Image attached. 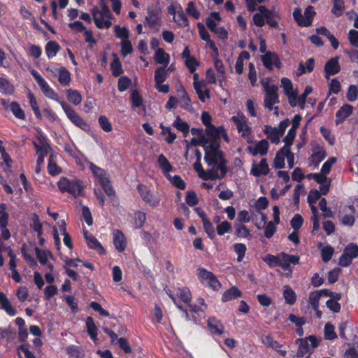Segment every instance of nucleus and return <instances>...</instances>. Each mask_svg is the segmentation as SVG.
Returning a JSON list of instances; mask_svg holds the SVG:
<instances>
[{"mask_svg": "<svg viewBox=\"0 0 358 358\" xmlns=\"http://www.w3.org/2000/svg\"><path fill=\"white\" fill-rule=\"evenodd\" d=\"M204 160L210 168L218 172L217 178L221 179L227 172V161L223 157V152L220 150L219 141H213L208 147L205 148Z\"/></svg>", "mask_w": 358, "mask_h": 358, "instance_id": "f257e3e1", "label": "nucleus"}, {"mask_svg": "<svg viewBox=\"0 0 358 358\" xmlns=\"http://www.w3.org/2000/svg\"><path fill=\"white\" fill-rule=\"evenodd\" d=\"M262 85L265 92L264 106L268 110H272L273 105L279 102L278 87L277 85L268 83H262Z\"/></svg>", "mask_w": 358, "mask_h": 358, "instance_id": "f03ea898", "label": "nucleus"}, {"mask_svg": "<svg viewBox=\"0 0 358 358\" xmlns=\"http://www.w3.org/2000/svg\"><path fill=\"white\" fill-rule=\"evenodd\" d=\"M90 169L92 171V173L96 176V177L99 179V181L101 183L106 194L109 196L114 195L115 191L113 187L110 185L108 178L106 176L105 171L96 166L92 163H90Z\"/></svg>", "mask_w": 358, "mask_h": 358, "instance_id": "7ed1b4c3", "label": "nucleus"}, {"mask_svg": "<svg viewBox=\"0 0 358 358\" xmlns=\"http://www.w3.org/2000/svg\"><path fill=\"white\" fill-rule=\"evenodd\" d=\"M231 120L235 123L239 133L242 134V136L248 141H252V136L250 129L246 123L245 117L243 115L233 116Z\"/></svg>", "mask_w": 358, "mask_h": 358, "instance_id": "20e7f679", "label": "nucleus"}, {"mask_svg": "<svg viewBox=\"0 0 358 358\" xmlns=\"http://www.w3.org/2000/svg\"><path fill=\"white\" fill-rule=\"evenodd\" d=\"M62 108L65 111L67 117L73 122L76 126L79 127L83 130L88 129L87 123L83 120L66 103H62Z\"/></svg>", "mask_w": 358, "mask_h": 358, "instance_id": "39448f33", "label": "nucleus"}, {"mask_svg": "<svg viewBox=\"0 0 358 358\" xmlns=\"http://www.w3.org/2000/svg\"><path fill=\"white\" fill-rule=\"evenodd\" d=\"M197 275L200 279L206 281L210 287L215 289L220 288L221 284L212 272L204 268H199Z\"/></svg>", "mask_w": 358, "mask_h": 358, "instance_id": "423d86ee", "label": "nucleus"}, {"mask_svg": "<svg viewBox=\"0 0 358 358\" xmlns=\"http://www.w3.org/2000/svg\"><path fill=\"white\" fill-rule=\"evenodd\" d=\"M268 143L266 139L256 142L253 145H249L247 150L253 156L259 155L264 156L267 154L268 150Z\"/></svg>", "mask_w": 358, "mask_h": 358, "instance_id": "0eeeda50", "label": "nucleus"}, {"mask_svg": "<svg viewBox=\"0 0 358 358\" xmlns=\"http://www.w3.org/2000/svg\"><path fill=\"white\" fill-rule=\"evenodd\" d=\"M138 189L142 199L150 206L155 207L159 203V198L152 194L146 187L139 184Z\"/></svg>", "mask_w": 358, "mask_h": 358, "instance_id": "6e6552de", "label": "nucleus"}, {"mask_svg": "<svg viewBox=\"0 0 358 358\" xmlns=\"http://www.w3.org/2000/svg\"><path fill=\"white\" fill-rule=\"evenodd\" d=\"M148 25L158 31L161 26V13L156 10H149L145 17Z\"/></svg>", "mask_w": 358, "mask_h": 358, "instance_id": "1a4fd4ad", "label": "nucleus"}, {"mask_svg": "<svg viewBox=\"0 0 358 358\" xmlns=\"http://www.w3.org/2000/svg\"><path fill=\"white\" fill-rule=\"evenodd\" d=\"M296 343L299 344V348L306 353L312 351L319 344L318 341L313 336H309L305 339H298Z\"/></svg>", "mask_w": 358, "mask_h": 358, "instance_id": "9d476101", "label": "nucleus"}, {"mask_svg": "<svg viewBox=\"0 0 358 358\" xmlns=\"http://www.w3.org/2000/svg\"><path fill=\"white\" fill-rule=\"evenodd\" d=\"M194 168L199 174V176L203 180H215L218 177V172L214 170L205 171L200 163L197 161L194 164Z\"/></svg>", "mask_w": 358, "mask_h": 358, "instance_id": "9b49d317", "label": "nucleus"}, {"mask_svg": "<svg viewBox=\"0 0 358 358\" xmlns=\"http://www.w3.org/2000/svg\"><path fill=\"white\" fill-rule=\"evenodd\" d=\"M113 244L116 250L122 252L127 248V239L122 231L116 229L113 232Z\"/></svg>", "mask_w": 358, "mask_h": 358, "instance_id": "f8f14e48", "label": "nucleus"}, {"mask_svg": "<svg viewBox=\"0 0 358 358\" xmlns=\"http://www.w3.org/2000/svg\"><path fill=\"white\" fill-rule=\"evenodd\" d=\"M262 60L267 69H272L273 65H275L278 69L280 68L281 63L280 59L274 52H266L265 55L262 56Z\"/></svg>", "mask_w": 358, "mask_h": 358, "instance_id": "ddd939ff", "label": "nucleus"}, {"mask_svg": "<svg viewBox=\"0 0 358 358\" xmlns=\"http://www.w3.org/2000/svg\"><path fill=\"white\" fill-rule=\"evenodd\" d=\"M341 70L338 57H334L328 60L324 66L325 77L329 78V76L335 75Z\"/></svg>", "mask_w": 358, "mask_h": 358, "instance_id": "4468645a", "label": "nucleus"}, {"mask_svg": "<svg viewBox=\"0 0 358 358\" xmlns=\"http://www.w3.org/2000/svg\"><path fill=\"white\" fill-rule=\"evenodd\" d=\"M280 259V267L284 271L290 269V264H298L299 263V257L297 255H291L282 252Z\"/></svg>", "mask_w": 358, "mask_h": 358, "instance_id": "2eb2a0df", "label": "nucleus"}, {"mask_svg": "<svg viewBox=\"0 0 358 358\" xmlns=\"http://www.w3.org/2000/svg\"><path fill=\"white\" fill-rule=\"evenodd\" d=\"M84 236L89 247L100 254L105 253L104 248L94 236L86 231L84 232Z\"/></svg>", "mask_w": 358, "mask_h": 358, "instance_id": "dca6fc26", "label": "nucleus"}, {"mask_svg": "<svg viewBox=\"0 0 358 358\" xmlns=\"http://www.w3.org/2000/svg\"><path fill=\"white\" fill-rule=\"evenodd\" d=\"M268 172L269 168L266 159H262L259 164L253 165L251 169V173L256 177L266 175Z\"/></svg>", "mask_w": 358, "mask_h": 358, "instance_id": "f3484780", "label": "nucleus"}, {"mask_svg": "<svg viewBox=\"0 0 358 358\" xmlns=\"http://www.w3.org/2000/svg\"><path fill=\"white\" fill-rule=\"evenodd\" d=\"M221 132H224L222 127H215L213 124L207 125L206 128V133L210 137V141H218Z\"/></svg>", "mask_w": 358, "mask_h": 358, "instance_id": "a211bd4d", "label": "nucleus"}, {"mask_svg": "<svg viewBox=\"0 0 358 358\" xmlns=\"http://www.w3.org/2000/svg\"><path fill=\"white\" fill-rule=\"evenodd\" d=\"M264 132L268 135V138L275 144H278L280 142V138L282 136V132L279 129L268 126H266Z\"/></svg>", "mask_w": 358, "mask_h": 358, "instance_id": "6ab92c4d", "label": "nucleus"}, {"mask_svg": "<svg viewBox=\"0 0 358 358\" xmlns=\"http://www.w3.org/2000/svg\"><path fill=\"white\" fill-rule=\"evenodd\" d=\"M352 106L349 104H345L336 113V123L343 122L346 117L351 115Z\"/></svg>", "mask_w": 358, "mask_h": 358, "instance_id": "aec40b11", "label": "nucleus"}, {"mask_svg": "<svg viewBox=\"0 0 358 358\" xmlns=\"http://www.w3.org/2000/svg\"><path fill=\"white\" fill-rule=\"evenodd\" d=\"M154 59L157 64L166 66L169 63V55L160 48H158L155 52Z\"/></svg>", "mask_w": 358, "mask_h": 358, "instance_id": "412c9836", "label": "nucleus"}, {"mask_svg": "<svg viewBox=\"0 0 358 358\" xmlns=\"http://www.w3.org/2000/svg\"><path fill=\"white\" fill-rule=\"evenodd\" d=\"M178 94L179 96V100H178V102L180 103L181 107L185 109H189L190 108L191 101L183 87L181 86L180 88L178 90Z\"/></svg>", "mask_w": 358, "mask_h": 358, "instance_id": "4be33fe9", "label": "nucleus"}, {"mask_svg": "<svg viewBox=\"0 0 358 358\" xmlns=\"http://www.w3.org/2000/svg\"><path fill=\"white\" fill-rule=\"evenodd\" d=\"M71 185L68 192L74 196H80L83 193V182L78 180H73L70 181Z\"/></svg>", "mask_w": 358, "mask_h": 358, "instance_id": "5701e85b", "label": "nucleus"}, {"mask_svg": "<svg viewBox=\"0 0 358 358\" xmlns=\"http://www.w3.org/2000/svg\"><path fill=\"white\" fill-rule=\"evenodd\" d=\"M235 234L239 238H250L252 237L250 231L244 224L235 223Z\"/></svg>", "mask_w": 358, "mask_h": 358, "instance_id": "b1692460", "label": "nucleus"}, {"mask_svg": "<svg viewBox=\"0 0 358 358\" xmlns=\"http://www.w3.org/2000/svg\"><path fill=\"white\" fill-rule=\"evenodd\" d=\"M241 296V291L236 287L233 286L230 289L226 290L222 295V301H228Z\"/></svg>", "mask_w": 358, "mask_h": 358, "instance_id": "393cba45", "label": "nucleus"}, {"mask_svg": "<svg viewBox=\"0 0 358 358\" xmlns=\"http://www.w3.org/2000/svg\"><path fill=\"white\" fill-rule=\"evenodd\" d=\"M264 20H266L267 24L271 27L275 28L278 27V22L276 19H279V15L275 11L268 10L264 14Z\"/></svg>", "mask_w": 358, "mask_h": 358, "instance_id": "a878e982", "label": "nucleus"}, {"mask_svg": "<svg viewBox=\"0 0 358 358\" xmlns=\"http://www.w3.org/2000/svg\"><path fill=\"white\" fill-rule=\"evenodd\" d=\"M220 20L221 17L219 13L217 12H212L210 13V16L206 19V26L211 31L214 32L215 29H217L215 22H220Z\"/></svg>", "mask_w": 358, "mask_h": 358, "instance_id": "bb28decb", "label": "nucleus"}, {"mask_svg": "<svg viewBox=\"0 0 358 358\" xmlns=\"http://www.w3.org/2000/svg\"><path fill=\"white\" fill-rule=\"evenodd\" d=\"M207 322L208 327L214 330L217 334L221 335L224 333V326L220 321L216 320L215 317H210Z\"/></svg>", "mask_w": 358, "mask_h": 358, "instance_id": "cd10ccee", "label": "nucleus"}, {"mask_svg": "<svg viewBox=\"0 0 358 358\" xmlns=\"http://www.w3.org/2000/svg\"><path fill=\"white\" fill-rule=\"evenodd\" d=\"M60 46L55 41H50L45 45V52L49 59L54 57L59 50Z\"/></svg>", "mask_w": 358, "mask_h": 358, "instance_id": "c85d7f7f", "label": "nucleus"}, {"mask_svg": "<svg viewBox=\"0 0 358 358\" xmlns=\"http://www.w3.org/2000/svg\"><path fill=\"white\" fill-rule=\"evenodd\" d=\"M173 126L176 127L178 131L182 132L184 136H187L189 133V126L186 122L182 120L179 116L176 117Z\"/></svg>", "mask_w": 358, "mask_h": 358, "instance_id": "c756f323", "label": "nucleus"}, {"mask_svg": "<svg viewBox=\"0 0 358 358\" xmlns=\"http://www.w3.org/2000/svg\"><path fill=\"white\" fill-rule=\"evenodd\" d=\"M38 85L45 96L53 100L58 99V95L50 87L45 80Z\"/></svg>", "mask_w": 358, "mask_h": 358, "instance_id": "7c9ffc66", "label": "nucleus"}, {"mask_svg": "<svg viewBox=\"0 0 358 358\" xmlns=\"http://www.w3.org/2000/svg\"><path fill=\"white\" fill-rule=\"evenodd\" d=\"M283 296L288 304L292 305L295 303L296 294L289 286L285 285L283 287Z\"/></svg>", "mask_w": 358, "mask_h": 358, "instance_id": "2f4dec72", "label": "nucleus"}, {"mask_svg": "<svg viewBox=\"0 0 358 358\" xmlns=\"http://www.w3.org/2000/svg\"><path fill=\"white\" fill-rule=\"evenodd\" d=\"M66 96L70 102L75 105H78L82 101L80 94L75 90L69 89L66 90Z\"/></svg>", "mask_w": 358, "mask_h": 358, "instance_id": "473e14b6", "label": "nucleus"}, {"mask_svg": "<svg viewBox=\"0 0 358 358\" xmlns=\"http://www.w3.org/2000/svg\"><path fill=\"white\" fill-rule=\"evenodd\" d=\"M293 16L299 25L305 27H308L310 25V20H306L305 15H302L300 9L296 8L293 12Z\"/></svg>", "mask_w": 358, "mask_h": 358, "instance_id": "72a5a7b5", "label": "nucleus"}, {"mask_svg": "<svg viewBox=\"0 0 358 358\" xmlns=\"http://www.w3.org/2000/svg\"><path fill=\"white\" fill-rule=\"evenodd\" d=\"M86 326L87 329V332L90 334V337L95 341L96 339L97 336V328L95 325L94 320L91 317H88L86 320Z\"/></svg>", "mask_w": 358, "mask_h": 358, "instance_id": "f704fd0d", "label": "nucleus"}, {"mask_svg": "<svg viewBox=\"0 0 358 358\" xmlns=\"http://www.w3.org/2000/svg\"><path fill=\"white\" fill-rule=\"evenodd\" d=\"M57 77L62 85L66 86L69 84L71 80L70 73L64 67L59 68V73Z\"/></svg>", "mask_w": 358, "mask_h": 358, "instance_id": "c9c22d12", "label": "nucleus"}, {"mask_svg": "<svg viewBox=\"0 0 358 358\" xmlns=\"http://www.w3.org/2000/svg\"><path fill=\"white\" fill-rule=\"evenodd\" d=\"M1 308L10 315L13 316L16 313L15 309L12 306L8 298L5 295L0 299Z\"/></svg>", "mask_w": 358, "mask_h": 358, "instance_id": "e433bc0d", "label": "nucleus"}, {"mask_svg": "<svg viewBox=\"0 0 358 358\" xmlns=\"http://www.w3.org/2000/svg\"><path fill=\"white\" fill-rule=\"evenodd\" d=\"M167 76V71L164 67L160 66L155 70V82L156 85L161 84L165 81Z\"/></svg>", "mask_w": 358, "mask_h": 358, "instance_id": "4c0bfd02", "label": "nucleus"}, {"mask_svg": "<svg viewBox=\"0 0 358 358\" xmlns=\"http://www.w3.org/2000/svg\"><path fill=\"white\" fill-rule=\"evenodd\" d=\"M322 296V293L320 291L313 292L309 295V302L311 304L313 310H317L319 306V301Z\"/></svg>", "mask_w": 358, "mask_h": 358, "instance_id": "58836bf2", "label": "nucleus"}, {"mask_svg": "<svg viewBox=\"0 0 358 358\" xmlns=\"http://www.w3.org/2000/svg\"><path fill=\"white\" fill-rule=\"evenodd\" d=\"M285 151H282V148H281L276 154L274 160L273 165L274 166L279 169H282L285 166Z\"/></svg>", "mask_w": 358, "mask_h": 358, "instance_id": "ea45409f", "label": "nucleus"}, {"mask_svg": "<svg viewBox=\"0 0 358 358\" xmlns=\"http://www.w3.org/2000/svg\"><path fill=\"white\" fill-rule=\"evenodd\" d=\"M40 142L41 145H38L36 143H34V146L38 155H42L43 157H45L48 155V150L50 149V148L47 143L44 142L41 138Z\"/></svg>", "mask_w": 358, "mask_h": 358, "instance_id": "a19ab883", "label": "nucleus"}, {"mask_svg": "<svg viewBox=\"0 0 358 358\" xmlns=\"http://www.w3.org/2000/svg\"><path fill=\"white\" fill-rule=\"evenodd\" d=\"M315 66V60L313 58H309L306 62L304 64L303 62L299 63V70L301 71V74L305 73L306 71L311 72Z\"/></svg>", "mask_w": 358, "mask_h": 358, "instance_id": "79ce46f5", "label": "nucleus"}, {"mask_svg": "<svg viewBox=\"0 0 358 358\" xmlns=\"http://www.w3.org/2000/svg\"><path fill=\"white\" fill-rule=\"evenodd\" d=\"M36 257L41 264H46L48 262V256H51L50 252L39 249L38 247L35 248Z\"/></svg>", "mask_w": 358, "mask_h": 358, "instance_id": "37998d69", "label": "nucleus"}, {"mask_svg": "<svg viewBox=\"0 0 358 358\" xmlns=\"http://www.w3.org/2000/svg\"><path fill=\"white\" fill-rule=\"evenodd\" d=\"M326 156L327 153L325 150L322 148H320L311 155L312 162L317 165L326 157Z\"/></svg>", "mask_w": 358, "mask_h": 358, "instance_id": "c03bdc74", "label": "nucleus"}, {"mask_svg": "<svg viewBox=\"0 0 358 358\" xmlns=\"http://www.w3.org/2000/svg\"><path fill=\"white\" fill-rule=\"evenodd\" d=\"M334 6L331 9L332 13L339 17L342 15L344 10V2L343 0H333Z\"/></svg>", "mask_w": 358, "mask_h": 358, "instance_id": "a18cd8bd", "label": "nucleus"}, {"mask_svg": "<svg viewBox=\"0 0 358 358\" xmlns=\"http://www.w3.org/2000/svg\"><path fill=\"white\" fill-rule=\"evenodd\" d=\"M114 31L117 38H121L122 41L129 39V31L125 27H120L119 25L114 27Z\"/></svg>", "mask_w": 358, "mask_h": 358, "instance_id": "49530a36", "label": "nucleus"}, {"mask_svg": "<svg viewBox=\"0 0 358 358\" xmlns=\"http://www.w3.org/2000/svg\"><path fill=\"white\" fill-rule=\"evenodd\" d=\"M281 253L278 256L268 255L264 258V262H266L271 266H280L281 262Z\"/></svg>", "mask_w": 358, "mask_h": 358, "instance_id": "de8ad7c7", "label": "nucleus"}, {"mask_svg": "<svg viewBox=\"0 0 358 358\" xmlns=\"http://www.w3.org/2000/svg\"><path fill=\"white\" fill-rule=\"evenodd\" d=\"M235 252L238 255L237 260L241 262L243 261L246 252V246L243 243H236L234 245Z\"/></svg>", "mask_w": 358, "mask_h": 358, "instance_id": "09e8293b", "label": "nucleus"}, {"mask_svg": "<svg viewBox=\"0 0 358 358\" xmlns=\"http://www.w3.org/2000/svg\"><path fill=\"white\" fill-rule=\"evenodd\" d=\"M212 141H210L209 138L207 137H201L199 138V139H196L195 138H192L191 139V144L194 146H201L205 150V148L208 147Z\"/></svg>", "mask_w": 358, "mask_h": 358, "instance_id": "8fccbe9b", "label": "nucleus"}, {"mask_svg": "<svg viewBox=\"0 0 358 358\" xmlns=\"http://www.w3.org/2000/svg\"><path fill=\"white\" fill-rule=\"evenodd\" d=\"M10 110L13 115L18 119L24 120L25 118L24 113L17 103L12 102L10 104Z\"/></svg>", "mask_w": 358, "mask_h": 358, "instance_id": "3c124183", "label": "nucleus"}, {"mask_svg": "<svg viewBox=\"0 0 358 358\" xmlns=\"http://www.w3.org/2000/svg\"><path fill=\"white\" fill-rule=\"evenodd\" d=\"M99 123L101 129L106 132H110L112 131V125L108 117L103 115H101L99 117Z\"/></svg>", "mask_w": 358, "mask_h": 358, "instance_id": "603ef678", "label": "nucleus"}, {"mask_svg": "<svg viewBox=\"0 0 358 358\" xmlns=\"http://www.w3.org/2000/svg\"><path fill=\"white\" fill-rule=\"evenodd\" d=\"M158 163L159 166L164 172H169L172 169V166L168 159L164 155H160L158 157Z\"/></svg>", "mask_w": 358, "mask_h": 358, "instance_id": "864d4df0", "label": "nucleus"}, {"mask_svg": "<svg viewBox=\"0 0 358 358\" xmlns=\"http://www.w3.org/2000/svg\"><path fill=\"white\" fill-rule=\"evenodd\" d=\"M175 22L181 27H186L188 25V20L182 10L178 11L174 17Z\"/></svg>", "mask_w": 358, "mask_h": 358, "instance_id": "5fc2aeb1", "label": "nucleus"}, {"mask_svg": "<svg viewBox=\"0 0 358 358\" xmlns=\"http://www.w3.org/2000/svg\"><path fill=\"white\" fill-rule=\"evenodd\" d=\"M281 85L286 95L292 94V93L295 92L293 90V85L289 79L287 78H282L281 79Z\"/></svg>", "mask_w": 358, "mask_h": 358, "instance_id": "6e6d98bb", "label": "nucleus"}, {"mask_svg": "<svg viewBox=\"0 0 358 358\" xmlns=\"http://www.w3.org/2000/svg\"><path fill=\"white\" fill-rule=\"evenodd\" d=\"M110 69L114 76L117 77L122 73V66L117 57L110 64Z\"/></svg>", "mask_w": 358, "mask_h": 358, "instance_id": "4d7b16f0", "label": "nucleus"}, {"mask_svg": "<svg viewBox=\"0 0 358 358\" xmlns=\"http://www.w3.org/2000/svg\"><path fill=\"white\" fill-rule=\"evenodd\" d=\"M321 210L324 213V217H331L333 214L331 210L327 207V202L325 198H322L319 203Z\"/></svg>", "mask_w": 358, "mask_h": 358, "instance_id": "13d9d810", "label": "nucleus"}, {"mask_svg": "<svg viewBox=\"0 0 358 358\" xmlns=\"http://www.w3.org/2000/svg\"><path fill=\"white\" fill-rule=\"evenodd\" d=\"M178 296L185 303H189L191 300V293L187 288L178 289Z\"/></svg>", "mask_w": 358, "mask_h": 358, "instance_id": "bf43d9fd", "label": "nucleus"}, {"mask_svg": "<svg viewBox=\"0 0 358 358\" xmlns=\"http://www.w3.org/2000/svg\"><path fill=\"white\" fill-rule=\"evenodd\" d=\"M15 335V331L11 327H8L4 329H0V336L2 338H6V340H11L14 338Z\"/></svg>", "mask_w": 358, "mask_h": 358, "instance_id": "052dcab7", "label": "nucleus"}, {"mask_svg": "<svg viewBox=\"0 0 358 358\" xmlns=\"http://www.w3.org/2000/svg\"><path fill=\"white\" fill-rule=\"evenodd\" d=\"M185 200L187 204L189 206H194L199 203L197 196L194 191H189L187 192Z\"/></svg>", "mask_w": 358, "mask_h": 358, "instance_id": "680f3d73", "label": "nucleus"}, {"mask_svg": "<svg viewBox=\"0 0 358 358\" xmlns=\"http://www.w3.org/2000/svg\"><path fill=\"white\" fill-rule=\"evenodd\" d=\"M133 51L132 45L129 40L122 41L121 42V54L125 57Z\"/></svg>", "mask_w": 358, "mask_h": 358, "instance_id": "e2e57ef3", "label": "nucleus"}, {"mask_svg": "<svg viewBox=\"0 0 358 358\" xmlns=\"http://www.w3.org/2000/svg\"><path fill=\"white\" fill-rule=\"evenodd\" d=\"M324 335L325 338L328 340H332L336 337V334L334 331V327L330 323H327L324 326Z\"/></svg>", "mask_w": 358, "mask_h": 358, "instance_id": "0e129e2a", "label": "nucleus"}, {"mask_svg": "<svg viewBox=\"0 0 358 358\" xmlns=\"http://www.w3.org/2000/svg\"><path fill=\"white\" fill-rule=\"evenodd\" d=\"M231 228V225L229 222L223 221L217 226V232L220 236H222L229 231Z\"/></svg>", "mask_w": 358, "mask_h": 358, "instance_id": "69168bd1", "label": "nucleus"}, {"mask_svg": "<svg viewBox=\"0 0 358 358\" xmlns=\"http://www.w3.org/2000/svg\"><path fill=\"white\" fill-rule=\"evenodd\" d=\"M352 259L358 257V245L351 243L344 250Z\"/></svg>", "mask_w": 358, "mask_h": 358, "instance_id": "338daca9", "label": "nucleus"}, {"mask_svg": "<svg viewBox=\"0 0 358 358\" xmlns=\"http://www.w3.org/2000/svg\"><path fill=\"white\" fill-rule=\"evenodd\" d=\"M348 39L351 45L355 48H358V31L351 29L348 34Z\"/></svg>", "mask_w": 358, "mask_h": 358, "instance_id": "774afa93", "label": "nucleus"}]
</instances>
